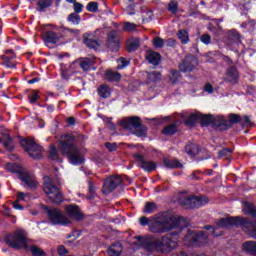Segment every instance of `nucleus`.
<instances>
[{
	"mask_svg": "<svg viewBox=\"0 0 256 256\" xmlns=\"http://www.w3.org/2000/svg\"><path fill=\"white\" fill-rule=\"evenodd\" d=\"M136 245L142 247L146 251H161L162 253H170L176 249L179 243V233L172 232L164 235L161 240L155 236H137Z\"/></svg>",
	"mask_w": 256,
	"mask_h": 256,
	"instance_id": "f257e3e1",
	"label": "nucleus"
},
{
	"mask_svg": "<svg viewBox=\"0 0 256 256\" xmlns=\"http://www.w3.org/2000/svg\"><path fill=\"white\" fill-rule=\"evenodd\" d=\"M77 138L73 134H63L60 136V142L58 149L62 155L68 157L72 165H81L83 163V156L79 151V148L75 145Z\"/></svg>",
	"mask_w": 256,
	"mask_h": 256,
	"instance_id": "f03ea898",
	"label": "nucleus"
},
{
	"mask_svg": "<svg viewBox=\"0 0 256 256\" xmlns=\"http://www.w3.org/2000/svg\"><path fill=\"white\" fill-rule=\"evenodd\" d=\"M181 217L163 212L157 215L154 220L149 224V230L151 233H169L172 229H176L181 223Z\"/></svg>",
	"mask_w": 256,
	"mask_h": 256,
	"instance_id": "7ed1b4c3",
	"label": "nucleus"
},
{
	"mask_svg": "<svg viewBox=\"0 0 256 256\" xmlns=\"http://www.w3.org/2000/svg\"><path fill=\"white\" fill-rule=\"evenodd\" d=\"M233 225L240 226L245 230V227L247 225V219L241 218L239 216L222 218L216 223L215 228H213V226L207 225L205 226V229L207 231H210V233H212L214 237H220L221 234H217L215 232L217 231V229H225L226 227H232Z\"/></svg>",
	"mask_w": 256,
	"mask_h": 256,
	"instance_id": "20e7f679",
	"label": "nucleus"
},
{
	"mask_svg": "<svg viewBox=\"0 0 256 256\" xmlns=\"http://www.w3.org/2000/svg\"><path fill=\"white\" fill-rule=\"evenodd\" d=\"M121 127L126 131H130L136 137H146L147 127L141 125V118L137 116H132L130 118H125L120 122Z\"/></svg>",
	"mask_w": 256,
	"mask_h": 256,
	"instance_id": "39448f33",
	"label": "nucleus"
},
{
	"mask_svg": "<svg viewBox=\"0 0 256 256\" xmlns=\"http://www.w3.org/2000/svg\"><path fill=\"white\" fill-rule=\"evenodd\" d=\"M179 203L185 209H199V207L209 203V198L207 196L182 195L179 198Z\"/></svg>",
	"mask_w": 256,
	"mask_h": 256,
	"instance_id": "423d86ee",
	"label": "nucleus"
},
{
	"mask_svg": "<svg viewBox=\"0 0 256 256\" xmlns=\"http://www.w3.org/2000/svg\"><path fill=\"white\" fill-rule=\"evenodd\" d=\"M43 190L52 203L59 204L63 201V195L59 193V188L55 185L53 178L49 176L44 177Z\"/></svg>",
	"mask_w": 256,
	"mask_h": 256,
	"instance_id": "0eeeda50",
	"label": "nucleus"
},
{
	"mask_svg": "<svg viewBox=\"0 0 256 256\" xmlns=\"http://www.w3.org/2000/svg\"><path fill=\"white\" fill-rule=\"evenodd\" d=\"M5 243L12 249H28L27 248V235L25 231L17 230L14 235H9L5 238Z\"/></svg>",
	"mask_w": 256,
	"mask_h": 256,
	"instance_id": "6e6552de",
	"label": "nucleus"
},
{
	"mask_svg": "<svg viewBox=\"0 0 256 256\" xmlns=\"http://www.w3.org/2000/svg\"><path fill=\"white\" fill-rule=\"evenodd\" d=\"M207 239V234L203 232L197 233L193 230H189L184 237L183 242L184 245H187L188 247H196L205 245L207 243Z\"/></svg>",
	"mask_w": 256,
	"mask_h": 256,
	"instance_id": "1a4fd4ad",
	"label": "nucleus"
},
{
	"mask_svg": "<svg viewBox=\"0 0 256 256\" xmlns=\"http://www.w3.org/2000/svg\"><path fill=\"white\" fill-rule=\"evenodd\" d=\"M20 145H22L27 151L28 155L32 157V159H41V153L43 152V147L37 144L31 138H25L20 141Z\"/></svg>",
	"mask_w": 256,
	"mask_h": 256,
	"instance_id": "9d476101",
	"label": "nucleus"
},
{
	"mask_svg": "<svg viewBox=\"0 0 256 256\" xmlns=\"http://www.w3.org/2000/svg\"><path fill=\"white\" fill-rule=\"evenodd\" d=\"M48 219L53 225H69L71 220L61 210L57 208L49 209L47 211Z\"/></svg>",
	"mask_w": 256,
	"mask_h": 256,
	"instance_id": "9b49d317",
	"label": "nucleus"
},
{
	"mask_svg": "<svg viewBox=\"0 0 256 256\" xmlns=\"http://www.w3.org/2000/svg\"><path fill=\"white\" fill-rule=\"evenodd\" d=\"M123 183V178L121 176H111L108 177L104 181V185L102 186V192L104 195H109V193H112Z\"/></svg>",
	"mask_w": 256,
	"mask_h": 256,
	"instance_id": "f8f14e48",
	"label": "nucleus"
},
{
	"mask_svg": "<svg viewBox=\"0 0 256 256\" xmlns=\"http://www.w3.org/2000/svg\"><path fill=\"white\" fill-rule=\"evenodd\" d=\"M18 178L20 179V181H22L26 189H37V186L39 185V183L35 179V176L29 174V172H27L26 170H24L20 174V176H18Z\"/></svg>",
	"mask_w": 256,
	"mask_h": 256,
	"instance_id": "ddd939ff",
	"label": "nucleus"
},
{
	"mask_svg": "<svg viewBox=\"0 0 256 256\" xmlns=\"http://www.w3.org/2000/svg\"><path fill=\"white\" fill-rule=\"evenodd\" d=\"M106 45L110 51H118L121 47L119 42V32L112 30L108 33Z\"/></svg>",
	"mask_w": 256,
	"mask_h": 256,
	"instance_id": "4468645a",
	"label": "nucleus"
},
{
	"mask_svg": "<svg viewBox=\"0 0 256 256\" xmlns=\"http://www.w3.org/2000/svg\"><path fill=\"white\" fill-rule=\"evenodd\" d=\"M212 127L216 131H227V129H231V122H228L223 116H212Z\"/></svg>",
	"mask_w": 256,
	"mask_h": 256,
	"instance_id": "2eb2a0df",
	"label": "nucleus"
},
{
	"mask_svg": "<svg viewBox=\"0 0 256 256\" xmlns=\"http://www.w3.org/2000/svg\"><path fill=\"white\" fill-rule=\"evenodd\" d=\"M195 67H197V58L195 56H187L179 65V69L182 73H191Z\"/></svg>",
	"mask_w": 256,
	"mask_h": 256,
	"instance_id": "dca6fc26",
	"label": "nucleus"
},
{
	"mask_svg": "<svg viewBox=\"0 0 256 256\" xmlns=\"http://www.w3.org/2000/svg\"><path fill=\"white\" fill-rule=\"evenodd\" d=\"M135 159L139 162L141 169L147 173H151V171H155V169H157V164L155 162L145 160V157L141 154H135Z\"/></svg>",
	"mask_w": 256,
	"mask_h": 256,
	"instance_id": "f3484780",
	"label": "nucleus"
},
{
	"mask_svg": "<svg viewBox=\"0 0 256 256\" xmlns=\"http://www.w3.org/2000/svg\"><path fill=\"white\" fill-rule=\"evenodd\" d=\"M97 33V31L95 32ZM95 33H85L83 35L84 43L89 49H94V51H97L99 47H101V43H99V40Z\"/></svg>",
	"mask_w": 256,
	"mask_h": 256,
	"instance_id": "a211bd4d",
	"label": "nucleus"
},
{
	"mask_svg": "<svg viewBox=\"0 0 256 256\" xmlns=\"http://www.w3.org/2000/svg\"><path fill=\"white\" fill-rule=\"evenodd\" d=\"M1 59L3 61L2 65H4V67H7L8 69H15V67L17 66L13 50H6L1 56Z\"/></svg>",
	"mask_w": 256,
	"mask_h": 256,
	"instance_id": "6ab92c4d",
	"label": "nucleus"
},
{
	"mask_svg": "<svg viewBox=\"0 0 256 256\" xmlns=\"http://www.w3.org/2000/svg\"><path fill=\"white\" fill-rule=\"evenodd\" d=\"M61 37H63V34L59 32L57 27L52 31H46L43 33V39L46 41V43H57Z\"/></svg>",
	"mask_w": 256,
	"mask_h": 256,
	"instance_id": "aec40b11",
	"label": "nucleus"
},
{
	"mask_svg": "<svg viewBox=\"0 0 256 256\" xmlns=\"http://www.w3.org/2000/svg\"><path fill=\"white\" fill-rule=\"evenodd\" d=\"M66 212L68 213L69 217L72 219H76V221H81L83 219V214L77 205H69L66 207Z\"/></svg>",
	"mask_w": 256,
	"mask_h": 256,
	"instance_id": "412c9836",
	"label": "nucleus"
},
{
	"mask_svg": "<svg viewBox=\"0 0 256 256\" xmlns=\"http://www.w3.org/2000/svg\"><path fill=\"white\" fill-rule=\"evenodd\" d=\"M237 79H239V72L237 71V68L232 66L226 72V80L230 83H236Z\"/></svg>",
	"mask_w": 256,
	"mask_h": 256,
	"instance_id": "4be33fe9",
	"label": "nucleus"
},
{
	"mask_svg": "<svg viewBox=\"0 0 256 256\" xmlns=\"http://www.w3.org/2000/svg\"><path fill=\"white\" fill-rule=\"evenodd\" d=\"M146 59L148 63H151V65H159V61H161V54L154 51H148Z\"/></svg>",
	"mask_w": 256,
	"mask_h": 256,
	"instance_id": "5701e85b",
	"label": "nucleus"
},
{
	"mask_svg": "<svg viewBox=\"0 0 256 256\" xmlns=\"http://www.w3.org/2000/svg\"><path fill=\"white\" fill-rule=\"evenodd\" d=\"M123 252V246H121V243L117 242L112 244L108 249V256H121V253Z\"/></svg>",
	"mask_w": 256,
	"mask_h": 256,
	"instance_id": "b1692460",
	"label": "nucleus"
},
{
	"mask_svg": "<svg viewBox=\"0 0 256 256\" xmlns=\"http://www.w3.org/2000/svg\"><path fill=\"white\" fill-rule=\"evenodd\" d=\"M242 248L249 255H256V241H246L242 244Z\"/></svg>",
	"mask_w": 256,
	"mask_h": 256,
	"instance_id": "393cba45",
	"label": "nucleus"
},
{
	"mask_svg": "<svg viewBox=\"0 0 256 256\" xmlns=\"http://www.w3.org/2000/svg\"><path fill=\"white\" fill-rule=\"evenodd\" d=\"M79 65L83 71H89L95 65V57L84 58L79 62Z\"/></svg>",
	"mask_w": 256,
	"mask_h": 256,
	"instance_id": "a878e982",
	"label": "nucleus"
},
{
	"mask_svg": "<svg viewBox=\"0 0 256 256\" xmlns=\"http://www.w3.org/2000/svg\"><path fill=\"white\" fill-rule=\"evenodd\" d=\"M140 45L141 40H139V38H130L127 40V49L130 53H133V51H137Z\"/></svg>",
	"mask_w": 256,
	"mask_h": 256,
	"instance_id": "bb28decb",
	"label": "nucleus"
},
{
	"mask_svg": "<svg viewBox=\"0 0 256 256\" xmlns=\"http://www.w3.org/2000/svg\"><path fill=\"white\" fill-rule=\"evenodd\" d=\"M141 1L143 0H125L128 15H135V5L141 3Z\"/></svg>",
	"mask_w": 256,
	"mask_h": 256,
	"instance_id": "cd10ccee",
	"label": "nucleus"
},
{
	"mask_svg": "<svg viewBox=\"0 0 256 256\" xmlns=\"http://www.w3.org/2000/svg\"><path fill=\"white\" fill-rule=\"evenodd\" d=\"M164 165L168 169H179L180 167H183L181 162H179L176 159H171V158H165L164 159Z\"/></svg>",
	"mask_w": 256,
	"mask_h": 256,
	"instance_id": "c85d7f7f",
	"label": "nucleus"
},
{
	"mask_svg": "<svg viewBox=\"0 0 256 256\" xmlns=\"http://www.w3.org/2000/svg\"><path fill=\"white\" fill-rule=\"evenodd\" d=\"M6 170L9 171L10 173H16L18 177H20L21 173L25 171L23 167L13 163L6 164Z\"/></svg>",
	"mask_w": 256,
	"mask_h": 256,
	"instance_id": "c756f323",
	"label": "nucleus"
},
{
	"mask_svg": "<svg viewBox=\"0 0 256 256\" xmlns=\"http://www.w3.org/2000/svg\"><path fill=\"white\" fill-rule=\"evenodd\" d=\"M98 95L102 97V99H108V97H111V88L105 84L101 85L98 88Z\"/></svg>",
	"mask_w": 256,
	"mask_h": 256,
	"instance_id": "7c9ffc66",
	"label": "nucleus"
},
{
	"mask_svg": "<svg viewBox=\"0 0 256 256\" xmlns=\"http://www.w3.org/2000/svg\"><path fill=\"white\" fill-rule=\"evenodd\" d=\"M105 79L107 81H120L121 80V74L113 71V70H107L105 72Z\"/></svg>",
	"mask_w": 256,
	"mask_h": 256,
	"instance_id": "2f4dec72",
	"label": "nucleus"
},
{
	"mask_svg": "<svg viewBox=\"0 0 256 256\" xmlns=\"http://www.w3.org/2000/svg\"><path fill=\"white\" fill-rule=\"evenodd\" d=\"M244 231L248 233L250 237H253V239H256V225L254 223L246 221V226L244 228Z\"/></svg>",
	"mask_w": 256,
	"mask_h": 256,
	"instance_id": "473e14b6",
	"label": "nucleus"
},
{
	"mask_svg": "<svg viewBox=\"0 0 256 256\" xmlns=\"http://www.w3.org/2000/svg\"><path fill=\"white\" fill-rule=\"evenodd\" d=\"M199 121L202 127H207V125H212L213 116L200 114Z\"/></svg>",
	"mask_w": 256,
	"mask_h": 256,
	"instance_id": "72a5a7b5",
	"label": "nucleus"
},
{
	"mask_svg": "<svg viewBox=\"0 0 256 256\" xmlns=\"http://www.w3.org/2000/svg\"><path fill=\"white\" fill-rule=\"evenodd\" d=\"M177 37L183 45H187V43H189V33L186 30H180L177 33Z\"/></svg>",
	"mask_w": 256,
	"mask_h": 256,
	"instance_id": "f704fd0d",
	"label": "nucleus"
},
{
	"mask_svg": "<svg viewBox=\"0 0 256 256\" xmlns=\"http://www.w3.org/2000/svg\"><path fill=\"white\" fill-rule=\"evenodd\" d=\"M147 79H148V83L159 81V79H161V72H157V71L147 72Z\"/></svg>",
	"mask_w": 256,
	"mask_h": 256,
	"instance_id": "c9c22d12",
	"label": "nucleus"
},
{
	"mask_svg": "<svg viewBox=\"0 0 256 256\" xmlns=\"http://www.w3.org/2000/svg\"><path fill=\"white\" fill-rule=\"evenodd\" d=\"M185 151L187 155L193 156L197 155L199 153V148L195 144H187L185 147Z\"/></svg>",
	"mask_w": 256,
	"mask_h": 256,
	"instance_id": "e433bc0d",
	"label": "nucleus"
},
{
	"mask_svg": "<svg viewBox=\"0 0 256 256\" xmlns=\"http://www.w3.org/2000/svg\"><path fill=\"white\" fill-rule=\"evenodd\" d=\"M199 117H201V113H193L186 119V125H195L197 121H199Z\"/></svg>",
	"mask_w": 256,
	"mask_h": 256,
	"instance_id": "4c0bfd02",
	"label": "nucleus"
},
{
	"mask_svg": "<svg viewBox=\"0 0 256 256\" xmlns=\"http://www.w3.org/2000/svg\"><path fill=\"white\" fill-rule=\"evenodd\" d=\"M2 143L8 151H13V140H11V136H9V134L4 136Z\"/></svg>",
	"mask_w": 256,
	"mask_h": 256,
	"instance_id": "58836bf2",
	"label": "nucleus"
},
{
	"mask_svg": "<svg viewBox=\"0 0 256 256\" xmlns=\"http://www.w3.org/2000/svg\"><path fill=\"white\" fill-rule=\"evenodd\" d=\"M163 135H175L177 133V126L175 124H171L169 126H166L162 130Z\"/></svg>",
	"mask_w": 256,
	"mask_h": 256,
	"instance_id": "ea45409f",
	"label": "nucleus"
},
{
	"mask_svg": "<svg viewBox=\"0 0 256 256\" xmlns=\"http://www.w3.org/2000/svg\"><path fill=\"white\" fill-rule=\"evenodd\" d=\"M169 77L171 83L175 85V83H177L181 79V73H179V71L177 70H171Z\"/></svg>",
	"mask_w": 256,
	"mask_h": 256,
	"instance_id": "a19ab883",
	"label": "nucleus"
},
{
	"mask_svg": "<svg viewBox=\"0 0 256 256\" xmlns=\"http://www.w3.org/2000/svg\"><path fill=\"white\" fill-rule=\"evenodd\" d=\"M168 11L175 15V13L179 11V2H177V0L170 1V3L168 4Z\"/></svg>",
	"mask_w": 256,
	"mask_h": 256,
	"instance_id": "79ce46f5",
	"label": "nucleus"
},
{
	"mask_svg": "<svg viewBox=\"0 0 256 256\" xmlns=\"http://www.w3.org/2000/svg\"><path fill=\"white\" fill-rule=\"evenodd\" d=\"M53 5V0H39L38 1V7L39 11H45L47 7H51Z\"/></svg>",
	"mask_w": 256,
	"mask_h": 256,
	"instance_id": "37998d69",
	"label": "nucleus"
},
{
	"mask_svg": "<svg viewBox=\"0 0 256 256\" xmlns=\"http://www.w3.org/2000/svg\"><path fill=\"white\" fill-rule=\"evenodd\" d=\"M68 21L72 23V25H79V23H81V16L77 13H72L68 16Z\"/></svg>",
	"mask_w": 256,
	"mask_h": 256,
	"instance_id": "c03bdc74",
	"label": "nucleus"
},
{
	"mask_svg": "<svg viewBox=\"0 0 256 256\" xmlns=\"http://www.w3.org/2000/svg\"><path fill=\"white\" fill-rule=\"evenodd\" d=\"M155 211H157V204L153 202H147L144 208V212L149 215L151 213H155Z\"/></svg>",
	"mask_w": 256,
	"mask_h": 256,
	"instance_id": "a18cd8bd",
	"label": "nucleus"
},
{
	"mask_svg": "<svg viewBox=\"0 0 256 256\" xmlns=\"http://www.w3.org/2000/svg\"><path fill=\"white\" fill-rule=\"evenodd\" d=\"M29 249L33 256H45V251L35 245L30 246Z\"/></svg>",
	"mask_w": 256,
	"mask_h": 256,
	"instance_id": "49530a36",
	"label": "nucleus"
},
{
	"mask_svg": "<svg viewBox=\"0 0 256 256\" xmlns=\"http://www.w3.org/2000/svg\"><path fill=\"white\" fill-rule=\"evenodd\" d=\"M152 43H153L154 47H156V49H161V47L165 46V40H163V38H161V37L153 38Z\"/></svg>",
	"mask_w": 256,
	"mask_h": 256,
	"instance_id": "de8ad7c7",
	"label": "nucleus"
},
{
	"mask_svg": "<svg viewBox=\"0 0 256 256\" xmlns=\"http://www.w3.org/2000/svg\"><path fill=\"white\" fill-rule=\"evenodd\" d=\"M227 121L230 123V127H232L233 123H241V116L237 114H230Z\"/></svg>",
	"mask_w": 256,
	"mask_h": 256,
	"instance_id": "09e8293b",
	"label": "nucleus"
},
{
	"mask_svg": "<svg viewBox=\"0 0 256 256\" xmlns=\"http://www.w3.org/2000/svg\"><path fill=\"white\" fill-rule=\"evenodd\" d=\"M136 29L137 25H135V23L125 22L123 24V31H128L129 33H131L132 31H136Z\"/></svg>",
	"mask_w": 256,
	"mask_h": 256,
	"instance_id": "8fccbe9b",
	"label": "nucleus"
},
{
	"mask_svg": "<svg viewBox=\"0 0 256 256\" xmlns=\"http://www.w3.org/2000/svg\"><path fill=\"white\" fill-rule=\"evenodd\" d=\"M86 9L90 13H96L99 9V4H97V2H90L87 4Z\"/></svg>",
	"mask_w": 256,
	"mask_h": 256,
	"instance_id": "3c124183",
	"label": "nucleus"
},
{
	"mask_svg": "<svg viewBox=\"0 0 256 256\" xmlns=\"http://www.w3.org/2000/svg\"><path fill=\"white\" fill-rule=\"evenodd\" d=\"M59 154L57 153V149L55 148V146H50V150H49V157L50 159H52L53 161H57V159H59Z\"/></svg>",
	"mask_w": 256,
	"mask_h": 256,
	"instance_id": "603ef678",
	"label": "nucleus"
},
{
	"mask_svg": "<svg viewBox=\"0 0 256 256\" xmlns=\"http://www.w3.org/2000/svg\"><path fill=\"white\" fill-rule=\"evenodd\" d=\"M231 153H233V150L229 149V148H224L223 150H221L218 155L220 157V159H223V157H229V155H231Z\"/></svg>",
	"mask_w": 256,
	"mask_h": 256,
	"instance_id": "864d4df0",
	"label": "nucleus"
},
{
	"mask_svg": "<svg viewBox=\"0 0 256 256\" xmlns=\"http://www.w3.org/2000/svg\"><path fill=\"white\" fill-rule=\"evenodd\" d=\"M88 191L90 195L87 197V199H93V197H95V185L93 182L88 183Z\"/></svg>",
	"mask_w": 256,
	"mask_h": 256,
	"instance_id": "5fc2aeb1",
	"label": "nucleus"
},
{
	"mask_svg": "<svg viewBox=\"0 0 256 256\" xmlns=\"http://www.w3.org/2000/svg\"><path fill=\"white\" fill-rule=\"evenodd\" d=\"M118 63V69H125V67H127V65H129V61H127L125 58H120L117 61Z\"/></svg>",
	"mask_w": 256,
	"mask_h": 256,
	"instance_id": "6e6d98bb",
	"label": "nucleus"
},
{
	"mask_svg": "<svg viewBox=\"0 0 256 256\" xmlns=\"http://www.w3.org/2000/svg\"><path fill=\"white\" fill-rule=\"evenodd\" d=\"M200 41L204 43V45H209V43H211V36L209 34H202Z\"/></svg>",
	"mask_w": 256,
	"mask_h": 256,
	"instance_id": "4d7b16f0",
	"label": "nucleus"
},
{
	"mask_svg": "<svg viewBox=\"0 0 256 256\" xmlns=\"http://www.w3.org/2000/svg\"><path fill=\"white\" fill-rule=\"evenodd\" d=\"M29 103H37V100L39 99V94L37 92H33L28 96Z\"/></svg>",
	"mask_w": 256,
	"mask_h": 256,
	"instance_id": "13d9d810",
	"label": "nucleus"
},
{
	"mask_svg": "<svg viewBox=\"0 0 256 256\" xmlns=\"http://www.w3.org/2000/svg\"><path fill=\"white\" fill-rule=\"evenodd\" d=\"M241 121L244 127H251L253 125V122H251V119L249 118V116H244L243 118H241Z\"/></svg>",
	"mask_w": 256,
	"mask_h": 256,
	"instance_id": "bf43d9fd",
	"label": "nucleus"
},
{
	"mask_svg": "<svg viewBox=\"0 0 256 256\" xmlns=\"http://www.w3.org/2000/svg\"><path fill=\"white\" fill-rule=\"evenodd\" d=\"M139 223H140V225H142V227H145V225H148V227H149V225H151L149 218H147L145 216H143L139 219Z\"/></svg>",
	"mask_w": 256,
	"mask_h": 256,
	"instance_id": "052dcab7",
	"label": "nucleus"
},
{
	"mask_svg": "<svg viewBox=\"0 0 256 256\" xmlns=\"http://www.w3.org/2000/svg\"><path fill=\"white\" fill-rule=\"evenodd\" d=\"M201 175V171L196 170L192 173V175L189 176L190 179H192V181H197V179H201V177H199Z\"/></svg>",
	"mask_w": 256,
	"mask_h": 256,
	"instance_id": "680f3d73",
	"label": "nucleus"
},
{
	"mask_svg": "<svg viewBox=\"0 0 256 256\" xmlns=\"http://www.w3.org/2000/svg\"><path fill=\"white\" fill-rule=\"evenodd\" d=\"M74 11L75 13H81L83 11V4L74 2Z\"/></svg>",
	"mask_w": 256,
	"mask_h": 256,
	"instance_id": "e2e57ef3",
	"label": "nucleus"
},
{
	"mask_svg": "<svg viewBox=\"0 0 256 256\" xmlns=\"http://www.w3.org/2000/svg\"><path fill=\"white\" fill-rule=\"evenodd\" d=\"M105 147H106V149H108V151H117V144H115V143H109V142H107L106 144H105Z\"/></svg>",
	"mask_w": 256,
	"mask_h": 256,
	"instance_id": "0e129e2a",
	"label": "nucleus"
},
{
	"mask_svg": "<svg viewBox=\"0 0 256 256\" xmlns=\"http://www.w3.org/2000/svg\"><path fill=\"white\" fill-rule=\"evenodd\" d=\"M164 43L166 44L167 47H175L177 42L175 41V39L170 38L166 40Z\"/></svg>",
	"mask_w": 256,
	"mask_h": 256,
	"instance_id": "69168bd1",
	"label": "nucleus"
},
{
	"mask_svg": "<svg viewBox=\"0 0 256 256\" xmlns=\"http://www.w3.org/2000/svg\"><path fill=\"white\" fill-rule=\"evenodd\" d=\"M58 254L60 256H65L67 255V248H65V246H59L58 247Z\"/></svg>",
	"mask_w": 256,
	"mask_h": 256,
	"instance_id": "338daca9",
	"label": "nucleus"
},
{
	"mask_svg": "<svg viewBox=\"0 0 256 256\" xmlns=\"http://www.w3.org/2000/svg\"><path fill=\"white\" fill-rule=\"evenodd\" d=\"M204 91H206L207 93H213V86H211V84H206L204 87Z\"/></svg>",
	"mask_w": 256,
	"mask_h": 256,
	"instance_id": "774afa93",
	"label": "nucleus"
}]
</instances>
